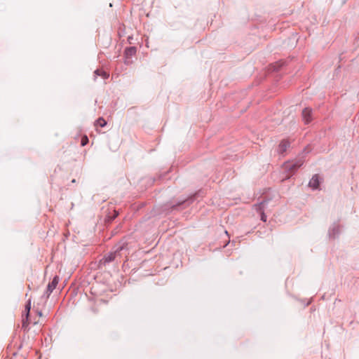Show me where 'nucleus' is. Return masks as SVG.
Here are the masks:
<instances>
[{
  "instance_id": "nucleus-1",
  "label": "nucleus",
  "mask_w": 359,
  "mask_h": 359,
  "mask_svg": "<svg viewBox=\"0 0 359 359\" xmlns=\"http://www.w3.org/2000/svg\"><path fill=\"white\" fill-rule=\"evenodd\" d=\"M30 309H31V301L29 300L27 304L25 306V312H26L25 318L22 319V327L25 330L27 329L28 326L29 325V315Z\"/></svg>"
},
{
  "instance_id": "nucleus-2",
  "label": "nucleus",
  "mask_w": 359,
  "mask_h": 359,
  "mask_svg": "<svg viewBox=\"0 0 359 359\" xmlns=\"http://www.w3.org/2000/svg\"><path fill=\"white\" fill-rule=\"evenodd\" d=\"M303 164V161L302 160H299L297 162H288L285 164V169L288 170H295L298 168H299Z\"/></svg>"
},
{
  "instance_id": "nucleus-3",
  "label": "nucleus",
  "mask_w": 359,
  "mask_h": 359,
  "mask_svg": "<svg viewBox=\"0 0 359 359\" xmlns=\"http://www.w3.org/2000/svg\"><path fill=\"white\" fill-rule=\"evenodd\" d=\"M312 110L310 108H305L302 111V117L306 123H309L311 121Z\"/></svg>"
},
{
  "instance_id": "nucleus-4",
  "label": "nucleus",
  "mask_w": 359,
  "mask_h": 359,
  "mask_svg": "<svg viewBox=\"0 0 359 359\" xmlns=\"http://www.w3.org/2000/svg\"><path fill=\"white\" fill-rule=\"evenodd\" d=\"M57 283H58V277L55 276L53 278L52 282L48 285V287H47V290L48 292V295H49L53 291V290L56 287Z\"/></svg>"
},
{
  "instance_id": "nucleus-5",
  "label": "nucleus",
  "mask_w": 359,
  "mask_h": 359,
  "mask_svg": "<svg viewBox=\"0 0 359 359\" xmlns=\"http://www.w3.org/2000/svg\"><path fill=\"white\" fill-rule=\"evenodd\" d=\"M290 146V142L287 140H282L278 146V151L281 154L285 152Z\"/></svg>"
},
{
  "instance_id": "nucleus-6",
  "label": "nucleus",
  "mask_w": 359,
  "mask_h": 359,
  "mask_svg": "<svg viewBox=\"0 0 359 359\" xmlns=\"http://www.w3.org/2000/svg\"><path fill=\"white\" fill-rule=\"evenodd\" d=\"M319 176L316 175L311 178L309 184L313 189H317L319 186Z\"/></svg>"
},
{
  "instance_id": "nucleus-7",
  "label": "nucleus",
  "mask_w": 359,
  "mask_h": 359,
  "mask_svg": "<svg viewBox=\"0 0 359 359\" xmlns=\"http://www.w3.org/2000/svg\"><path fill=\"white\" fill-rule=\"evenodd\" d=\"M95 77L96 78L97 76H102L104 79H106L109 77V74L104 71L103 69H97L95 71Z\"/></svg>"
},
{
  "instance_id": "nucleus-8",
  "label": "nucleus",
  "mask_w": 359,
  "mask_h": 359,
  "mask_svg": "<svg viewBox=\"0 0 359 359\" xmlns=\"http://www.w3.org/2000/svg\"><path fill=\"white\" fill-rule=\"evenodd\" d=\"M116 254V252L109 253L108 255H107L104 257L105 262H109L113 261L115 259Z\"/></svg>"
},
{
  "instance_id": "nucleus-9",
  "label": "nucleus",
  "mask_w": 359,
  "mask_h": 359,
  "mask_svg": "<svg viewBox=\"0 0 359 359\" xmlns=\"http://www.w3.org/2000/svg\"><path fill=\"white\" fill-rule=\"evenodd\" d=\"M136 53V48L135 47H130L126 50V55L127 56H132Z\"/></svg>"
},
{
  "instance_id": "nucleus-10",
  "label": "nucleus",
  "mask_w": 359,
  "mask_h": 359,
  "mask_svg": "<svg viewBox=\"0 0 359 359\" xmlns=\"http://www.w3.org/2000/svg\"><path fill=\"white\" fill-rule=\"evenodd\" d=\"M96 126H99L100 127H104L107 125V121L103 118H99L96 121Z\"/></svg>"
},
{
  "instance_id": "nucleus-11",
  "label": "nucleus",
  "mask_w": 359,
  "mask_h": 359,
  "mask_svg": "<svg viewBox=\"0 0 359 359\" xmlns=\"http://www.w3.org/2000/svg\"><path fill=\"white\" fill-rule=\"evenodd\" d=\"M88 138L86 135H84L82 138H81V146H85L88 144Z\"/></svg>"
},
{
  "instance_id": "nucleus-12",
  "label": "nucleus",
  "mask_w": 359,
  "mask_h": 359,
  "mask_svg": "<svg viewBox=\"0 0 359 359\" xmlns=\"http://www.w3.org/2000/svg\"><path fill=\"white\" fill-rule=\"evenodd\" d=\"M266 216L264 213H262V220H263L264 222H265V221H266Z\"/></svg>"
},
{
  "instance_id": "nucleus-13",
  "label": "nucleus",
  "mask_w": 359,
  "mask_h": 359,
  "mask_svg": "<svg viewBox=\"0 0 359 359\" xmlns=\"http://www.w3.org/2000/svg\"><path fill=\"white\" fill-rule=\"evenodd\" d=\"M38 314H39V316H42L41 312H38Z\"/></svg>"
}]
</instances>
